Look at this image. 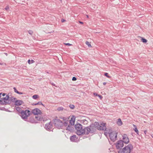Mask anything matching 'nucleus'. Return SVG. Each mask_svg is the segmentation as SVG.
<instances>
[{"mask_svg": "<svg viewBox=\"0 0 153 153\" xmlns=\"http://www.w3.org/2000/svg\"><path fill=\"white\" fill-rule=\"evenodd\" d=\"M96 129L95 127L91 124L89 126L85 127V134L88 135L90 133H93L96 131Z\"/></svg>", "mask_w": 153, "mask_h": 153, "instance_id": "3", "label": "nucleus"}, {"mask_svg": "<svg viewBox=\"0 0 153 153\" xmlns=\"http://www.w3.org/2000/svg\"><path fill=\"white\" fill-rule=\"evenodd\" d=\"M46 73H47V74H49V72H47V71H46Z\"/></svg>", "mask_w": 153, "mask_h": 153, "instance_id": "56", "label": "nucleus"}, {"mask_svg": "<svg viewBox=\"0 0 153 153\" xmlns=\"http://www.w3.org/2000/svg\"><path fill=\"white\" fill-rule=\"evenodd\" d=\"M92 124L94 125V126L95 127L96 129H98L99 125L100 124H99L98 122H96L94 123V124Z\"/></svg>", "mask_w": 153, "mask_h": 153, "instance_id": "16", "label": "nucleus"}, {"mask_svg": "<svg viewBox=\"0 0 153 153\" xmlns=\"http://www.w3.org/2000/svg\"><path fill=\"white\" fill-rule=\"evenodd\" d=\"M9 96L7 95L6 97L2 98L0 100V103L3 105H6L10 103V101L9 100Z\"/></svg>", "mask_w": 153, "mask_h": 153, "instance_id": "6", "label": "nucleus"}, {"mask_svg": "<svg viewBox=\"0 0 153 153\" xmlns=\"http://www.w3.org/2000/svg\"><path fill=\"white\" fill-rule=\"evenodd\" d=\"M79 23L81 24H83V22L79 21Z\"/></svg>", "mask_w": 153, "mask_h": 153, "instance_id": "48", "label": "nucleus"}, {"mask_svg": "<svg viewBox=\"0 0 153 153\" xmlns=\"http://www.w3.org/2000/svg\"><path fill=\"white\" fill-rule=\"evenodd\" d=\"M39 96L37 95H35L33 96L32 98L34 99H36L38 98Z\"/></svg>", "mask_w": 153, "mask_h": 153, "instance_id": "28", "label": "nucleus"}, {"mask_svg": "<svg viewBox=\"0 0 153 153\" xmlns=\"http://www.w3.org/2000/svg\"><path fill=\"white\" fill-rule=\"evenodd\" d=\"M52 123L50 122L49 123L46 124L45 126V128L48 130L51 131L52 129Z\"/></svg>", "mask_w": 153, "mask_h": 153, "instance_id": "10", "label": "nucleus"}, {"mask_svg": "<svg viewBox=\"0 0 153 153\" xmlns=\"http://www.w3.org/2000/svg\"><path fill=\"white\" fill-rule=\"evenodd\" d=\"M9 7L8 6H6L5 8V9L6 10H9Z\"/></svg>", "mask_w": 153, "mask_h": 153, "instance_id": "39", "label": "nucleus"}, {"mask_svg": "<svg viewBox=\"0 0 153 153\" xmlns=\"http://www.w3.org/2000/svg\"><path fill=\"white\" fill-rule=\"evenodd\" d=\"M85 44L89 47H92L90 43L88 41H86L85 42Z\"/></svg>", "mask_w": 153, "mask_h": 153, "instance_id": "27", "label": "nucleus"}, {"mask_svg": "<svg viewBox=\"0 0 153 153\" xmlns=\"http://www.w3.org/2000/svg\"><path fill=\"white\" fill-rule=\"evenodd\" d=\"M117 124L118 126H120L122 124V122L120 119L119 118L117 122Z\"/></svg>", "mask_w": 153, "mask_h": 153, "instance_id": "18", "label": "nucleus"}, {"mask_svg": "<svg viewBox=\"0 0 153 153\" xmlns=\"http://www.w3.org/2000/svg\"><path fill=\"white\" fill-rule=\"evenodd\" d=\"M17 94H23V93L22 92H19V91L18 92V93Z\"/></svg>", "mask_w": 153, "mask_h": 153, "instance_id": "41", "label": "nucleus"}, {"mask_svg": "<svg viewBox=\"0 0 153 153\" xmlns=\"http://www.w3.org/2000/svg\"><path fill=\"white\" fill-rule=\"evenodd\" d=\"M1 94H2V93H0V97H1Z\"/></svg>", "mask_w": 153, "mask_h": 153, "instance_id": "51", "label": "nucleus"}, {"mask_svg": "<svg viewBox=\"0 0 153 153\" xmlns=\"http://www.w3.org/2000/svg\"><path fill=\"white\" fill-rule=\"evenodd\" d=\"M75 127L76 131V133L77 135L80 136L85 134V127L83 128L81 124L77 123L75 124Z\"/></svg>", "mask_w": 153, "mask_h": 153, "instance_id": "1", "label": "nucleus"}, {"mask_svg": "<svg viewBox=\"0 0 153 153\" xmlns=\"http://www.w3.org/2000/svg\"><path fill=\"white\" fill-rule=\"evenodd\" d=\"M36 119L38 121H41L42 120V118L40 117H39L38 116H36L35 117Z\"/></svg>", "mask_w": 153, "mask_h": 153, "instance_id": "21", "label": "nucleus"}, {"mask_svg": "<svg viewBox=\"0 0 153 153\" xmlns=\"http://www.w3.org/2000/svg\"><path fill=\"white\" fill-rule=\"evenodd\" d=\"M106 84V82H103V84L104 85H105Z\"/></svg>", "mask_w": 153, "mask_h": 153, "instance_id": "46", "label": "nucleus"}, {"mask_svg": "<svg viewBox=\"0 0 153 153\" xmlns=\"http://www.w3.org/2000/svg\"><path fill=\"white\" fill-rule=\"evenodd\" d=\"M81 121L82 123L84 125L87 124L88 123V121L86 120H82Z\"/></svg>", "mask_w": 153, "mask_h": 153, "instance_id": "24", "label": "nucleus"}, {"mask_svg": "<svg viewBox=\"0 0 153 153\" xmlns=\"http://www.w3.org/2000/svg\"><path fill=\"white\" fill-rule=\"evenodd\" d=\"M9 99L10 101V102L11 101L14 102V101H15L16 99V98H15L14 97H9Z\"/></svg>", "mask_w": 153, "mask_h": 153, "instance_id": "17", "label": "nucleus"}, {"mask_svg": "<svg viewBox=\"0 0 153 153\" xmlns=\"http://www.w3.org/2000/svg\"><path fill=\"white\" fill-rule=\"evenodd\" d=\"M63 120L64 121H66L67 120H68L67 118L66 117H63L62 118Z\"/></svg>", "mask_w": 153, "mask_h": 153, "instance_id": "34", "label": "nucleus"}, {"mask_svg": "<svg viewBox=\"0 0 153 153\" xmlns=\"http://www.w3.org/2000/svg\"><path fill=\"white\" fill-rule=\"evenodd\" d=\"M26 121L30 122L31 123H34L35 121L33 117H30L29 119L27 118V120Z\"/></svg>", "mask_w": 153, "mask_h": 153, "instance_id": "15", "label": "nucleus"}, {"mask_svg": "<svg viewBox=\"0 0 153 153\" xmlns=\"http://www.w3.org/2000/svg\"><path fill=\"white\" fill-rule=\"evenodd\" d=\"M151 135V137L153 138V134H152Z\"/></svg>", "mask_w": 153, "mask_h": 153, "instance_id": "50", "label": "nucleus"}, {"mask_svg": "<svg viewBox=\"0 0 153 153\" xmlns=\"http://www.w3.org/2000/svg\"><path fill=\"white\" fill-rule=\"evenodd\" d=\"M77 139L76 135H73L71 136L70 137L71 141L74 142H77Z\"/></svg>", "mask_w": 153, "mask_h": 153, "instance_id": "14", "label": "nucleus"}, {"mask_svg": "<svg viewBox=\"0 0 153 153\" xmlns=\"http://www.w3.org/2000/svg\"><path fill=\"white\" fill-rule=\"evenodd\" d=\"M98 96L100 98V99H102V97L101 95L98 94Z\"/></svg>", "mask_w": 153, "mask_h": 153, "instance_id": "38", "label": "nucleus"}, {"mask_svg": "<svg viewBox=\"0 0 153 153\" xmlns=\"http://www.w3.org/2000/svg\"><path fill=\"white\" fill-rule=\"evenodd\" d=\"M28 64H31V61H30V59H29L28 60Z\"/></svg>", "mask_w": 153, "mask_h": 153, "instance_id": "42", "label": "nucleus"}, {"mask_svg": "<svg viewBox=\"0 0 153 153\" xmlns=\"http://www.w3.org/2000/svg\"><path fill=\"white\" fill-rule=\"evenodd\" d=\"M64 44L66 45H68V46H71L72 45V44H70L69 43H64Z\"/></svg>", "mask_w": 153, "mask_h": 153, "instance_id": "37", "label": "nucleus"}, {"mask_svg": "<svg viewBox=\"0 0 153 153\" xmlns=\"http://www.w3.org/2000/svg\"><path fill=\"white\" fill-rule=\"evenodd\" d=\"M28 32L29 33L30 35L32 34L33 33V31H32V30H29L28 31Z\"/></svg>", "mask_w": 153, "mask_h": 153, "instance_id": "32", "label": "nucleus"}, {"mask_svg": "<svg viewBox=\"0 0 153 153\" xmlns=\"http://www.w3.org/2000/svg\"><path fill=\"white\" fill-rule=\"evenodd\" d=\"M63 108L62 107H59L58 108L57 110L58 111H62L63 110Z\"/></svg>", "mask_w": 153, "mask_h": 153, "instance_id": "31", "label": "nucleus"}, {"mask_svg": "<svg viewBox=\"0 0 153 153\" xmlns=\"http://www.w3.org/2000/svg\"><path fill=\"white\" fill-rule=\"evenodd\" d=\"M69 122L71 125H74V124L75 120H73L72 118Z\"/></svg>", "mask_w": 153, "mask_h": 153, "instance_id": "22", "label": "nucleus"}, {"mask_svg": "<svg viewBox=\"0 0 153 153\" xmlns=\"http://www.w3.org/2000/svg\"><path fill=\"white\" fill-rule=\"evenodd\" d=\"M123 143V140H119L116 143V149H121L124 146Z\"/></svg>", "mask_w": 153, "mask_h": 153, "instance_id": "8", "label": "nucleus"}, {"mask_svg": "<svg viewBox=\"0 0 153 153\" xmlns=\"http://www.w3.org/2000/svg\"><path fill=\"white\" fill-rule=\"evenodd\" d=\"M60 1H62V0H60Z\"/></svg>", "mask_w": 153, "mask_h": 153, "instance_id": "57", "label": "nucleus"}, {"mask_svg": "<svg viewBox=\"0 0 153 153\" xmlns=\"http://www.w3.org/2000/svg\"><path fill=\"white\" fill-rule=\"evenodd\" d=\"M52 84L54 86L55 85L53 83H52Z\"/></svg>", "mask_w": 153, "mask_h": 153, "instance_id": "55", "label": "nucleus"}, {"mask_svg": "<svg viewBox=\"0 0 153 153\" xmlns=\"http://www.w3.org/2000/svg\"><path fill=\"white\" fill-rule=\"evenodd\" d=\"M94 95L96 96H98V94H97V93H94Z\"/></svg>", "mask_w": 153, "mask_h": 153, "instance_id": "43", "label": "nucleus"}, {"mask_svg": "<svg viewBox=\"0 0 153 153\" xmlns=\"http://www.w3.org/2000/svg\"><path fill=\"white\" fill-rule=\"evenodd\" d=\"M54 126L58 128H62L63 126V123L60 120L55 118L53 120Z\"/></svg>", "mask_w": 153, "mask_h": 153, "instance_id": "4", "label": "nucleus"}, {"mask_svg": "<svg viewBox=\"0 0 153 153\" xmlns=\"http://www.w3.org/2000/svg\"><path fill=\"white\" fill-rule=\"evenodd\" d=\"M69 121L68 120H67L66 121H64V123H63V125L65 126H68V124L69 123Z\"/></svg>", "mask_w": 153, "mask_h": 153, "instance_id": "23", "label": "nucleus"}, {"mask_svg": "<svg viewBox=\"0 0 153 153\" xmlns=\"http://www.w3.org/2000/svg\"><path fill=\"white\" fill-rule=\"evenodd\" d=\"M69 107L72 109H73L75 107L73 105H70Z\"/></svg>", "mask_w": 153, "mask_h": 153, "instance_id": "30", "label": "nucleus"}, {"mask_svg": "<svg viewBox=\"0 0 153 153\" xmlns=\"http://www.w3.org/2000/svg\"><path fill=\"white\" fill-rule=\"evenodd\" d=\"M2 96L3 97L4 96H5V95L6 94H5V93H3V94L2 93Z\"/></svg>", "mask_w": 153, "mask_h": 153, "instance_id": "44", "label": "nucleus"}, {"mask_svg": "<svg viewBox=\"0 0 153 153\" xmlns=\"http://www.w3.org/2000/svg\"><path fill=\"white\" fill-rule=\"evenodd\" d=\"M66 130H68L69 131H71L72 130V127H71V126H70L68 125L66 128Z\"/></svg>", "mask_w": 153, "mask_h": 153, "instance_id": "25", "label": "nucleus"}, {"mask_svg": "<svg viewBox=\"0 0 153 153\" xmlns=\"http://www.w3.org/2000/svg\"><path fill=\"white\" fill-rule=\"evenodd\" d=\"M133 149V146L129 144L127 146H125L122 149H120L118 152V153H130Z\"/></svg>", "mask_w": 153, "mask_h": 153, "instance_id": "2", "label": "nucleus"}, {"mask_svg": "<svg viewBox=\"0 0 153 153\" xmlns=\"http://www.w3.org/2000/svg\"><path fill=\"white\" fill-rule=\"evenodd\" d=\"M43 105L44 106V105L42 103V102L41 101H39L38 102V103H36V105Z\"/></svg>", "mask_w": 153, "mask_h": 153, "instance_id": "29", "label": "nucleus"}, {"mask_svg": "<svg viewBox=\"0 0 153 153\" xmlns=\"http://www.w3.org/2000/svg\"><path fill=\"white\" fill-rule=\"evenodd\" d=\"M30 112L29 110H26L25 111H22L21 112V117L25 121H27V117L30 115Z\"/></svg>", "mask_w": 153, "mask_h": 153, "instance_id": "5", "label": "nucleus"}, {"mask_svg": "<svg viewBox=\"0 0 153 153\" xmlns=\"http://www.w3.org/2000/svg\"><path fill=\"white\" fill-rule=\"evenodd\" d=\"M144 133L145 134H146V133L147 132V131L146 130H145L144 131Z\"/></svg>", "mask_w": 153, "mask_h": 153, "instance_id": "45", "label": "nucleus"}, {"mask_svg": "<svg viewBox=\"0 0 153 153\" xmlns=\"http://www.w3.org/2000/svg\"><path fill=\"white\" fill-rule=\"evenodd\" d=\"M65 21V20H64V19H62L61 20V21L62 22H64Z\"/></svg>", "mask_w": 153, "mask_h": 153, "instance_id": "47", "label": "nucleus"}, {"mask_svg": "<svg viewBox=\"0 0 153 153\" xmlns=\"http://www.w3.org/2000/svg\"><path fill=\"white\" fill-rule=\"evenodd\" d=\"M108 74L107 73H105L104 74L105 76H106L107 77L109 78L110 77L108 76Z\"/></svg>", "mask_w": 153, "mask_h": 153, "instance_id": "35", "label": "nucleus"}, {"mask_svg": "<svg viewBox=\"0 0 153 153\" xmlns=\"http://www.w3.org/2000/svg\"><path fill=\"white\" fill-rule=\"evenodd\" d=\"M32 113L34 115H38L41 113V111L39 108H36L32 110Z\"/></svg>", "mask_w": 153, "mask_h": 153, "instance_id": "12", "label": "nucleus"}, {"mask_svg": "<svg viewBox=\"0 0 153 153\" xmlns=\"http://www.w3.org/2000/svg\"><path fill=\"white\" fill-rule=\"evenodd\" d=\"M15 105H16L19 106L22 105L23 103V102L21 100H16L14 101Z\"/></svg>", "mask_w": 153, "mask_h": 153, "instance_id": "13", "label": "nucleus"}, {"mask_svg": "<svg viewBox=\"0 0 153 153\" xmlns=\"http://www.w3.org/2000/svg\"><path fill=\"white\" fill-rule=\"evenodd\" d=\"M106 123H100L99 125L98 130L105 131L106 130V128L105 126Z\"/></svg>", "mask_w": 153, "mask_h": 153, "instance_id": "11", "label": "nucleus"}, {"mask_svg": "<svg viewBox=\"0 0 153 153\" xmlns=\"http://www.w3.org/2000/svg\"><path fill=\"white\" fill-rule=\"evenodd\" d=\"M86 16L87 18H88V15H86Z\"/></svg>", "mask_w": 153, "mask_h": 153, "instance_id": "53", "label": "nucleus"}, {"mask_svg": "<svg viewBox=\"0 0 153 153\" xmlns=\"http://www.w3.org/2000/svg\"><path fill=\"white\" fill-rule=\"evenodd\" d=\"M141 40L144 43H146L147 42V39L143 38H141Z\"/></svg>", "mask_w": 153, "mask_h": 153, "instance_id": "26", "label": "nucleus"}, {"mask_svg": "<svg viewBox=\"0 0 153 153\" xmlns=\"http://www.w3.org/2000/svg\"><path fill=\"white\" fill-rule=\"evenodd\" d=\"M76 80V78L75 77H73L72 78V80L73 81H75Z\"/></svg>", "mask_w": 153, "mask_h": 153, "instance_id": "36", "label": "nucleus"}, {"mask_svg": "<svg viewBox=\"0 0 153 153\" xmlns=\"http://www.w3.org/2000/svg\"><path fill=\"white\" fill-rule=\"evenodd\" d=\"M13 89L14 90V92L15 93H16L17 94L19 91L17 90V89H16V88L15 87H14L13 88Z\"/></svg>", "mask_w": 153, "mask_h": 153, "instance_id": "33", "label": "nucleus"}, {"mask_svg": "<svg viewBox=\"0 0 153 153\" xmlns=\"http://www.w3.org/2000/svg\"><path fill=\"white\" fill-rule=\"evenodd\" d=\"M4 54L7 56V54L6 53H4Z\"/></svg>", "mask_w": 153, "mask_h": 153, "instance_id": "52", "label": "nucleus"}, {"mask_svg": "<svg viewBox=\"0 0 153 153\" xmlns=\"http://www.w3.org/2000/svg\"><path fill=\"white\" fill-rule=\"evenodd\" d=\"M32 105H36V103H33L32 104Z\"/></svg>", "mask_w": 153, "mask_h": 153, "instance_id": "49", "label": "nucleus"}, {"mask_svg": "<svg viewBox=\"0 0 153 153\" xmlns=\"http://www.w3.org/2000/svg\"><path fill=\"white\" fill-rule=\"evenodd\" d=\"M123 141L124 143L126 144H128L129 142V140L127 135L125 134H123L122 135Z\"/></svg>", "mask_w": 153, "mask_h": 153, "instance_id": "9", "label": "nucleus"}, {"mask_svg": "<svg viewBox=\"0 0 153 153\" xmlns=\"http://www.w3.org/2000/svg\"><path fill=\"white\" fill-rule=\"evenodd\" d=\"M2 64H2V63H0V65H2Z\"/></svg>", "mask_w": 153, "mask_h": 153, "instance_id": "54", "label": "nucleus"}, {"mask_svg": "<svg viewBox=\"0 0 153 153\" xmlns=\"http://www.w3.org/2000/svg\"><path fill=\"white\" fill-rule=\"evenodd\" d=\"M30 61H31V64L35 62V61L33 59H32L31 60H30Z\"/></svg>", "mask_w": 153, "mask_h": 153, "instance_id": "40", "label": "nucleus"}, {"mask_svg": "<svg viewBox=\"0 0 153 153\" xmlns=\"http://www.w3.org/2000/svg\"><path fill=\"white\" fill-rule=\"evenodd\" d=\"M117 132L115 131H113L109 133V136L111 140L113 142L115 141L117 138Z\"/></svg>", "mask_w": 153, "mask_h": 153, "instance_id": "7", "label": "nucleus"}, {"mask_svg": "<svg viewBox=\"0 0 153 153\" xmlns=\"http://www.w3.org/2000/svg\"><path fill=\"white\" fill-rule=\"evenodd\" d=\"M134 130L136 132V133L138 134H139V131L137 129V126L135 125H134Z\"/></svg>", "mask_w": 153, "mask_h": 153, "instance_id": "20", "label": "nucleus"}, {"mask_svg": "<svg viewBox=\"0 0 153 153\" xmlns=\"http://www.w3.org/2000/svg\"><path fill=\"white\" fill-rule=\"evenodd\" d=\"M16 110L19 112L21 113V112L23 111L22 108L19 107H16Z\"/></svg>", "mask_w": 153, "mask_h": 153, "instance_id": "19", "label": "nucleus"}]
</instances>
